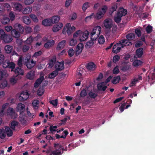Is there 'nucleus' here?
Masks as SVG:
<instances>
[{
    "instance_id": "obj_1",
    "label": "nucleus",
    "mask_w": 155,
    "mask_h": 155,
    "mask_svg": "<svg viewBox=\"0 0 155 155\" xmlns=\"http://www.w3.org/2000/svg\"><path fill=\"white\" fill-rule=\"evenodd\" d=\"M101 28L100 26H97L94 27L90 33L91 40L88 41L85 45L87 48H90L94 44V41L97 40L100 34Z\"/></svg>"
},
{
    "instance_id": "obj_2",
    "label": "nucleus",
    "mask_w": 155,
    "mask_h": 155,
    "mask_svg": "<svg viewBox=\"0 0 155 155\" xmlns=\"http://www.w3.org/2000/svg\"><path fill=\"white\" fill-rule=\"evenodd\" d=\"M132 45L131 42H129L127 39H123L120 41L119 43L114 44L112 48V52L117 54L119 52L121 48H123L125 46H129Z\"/></svg>"
},
{
    "instance_id": "obj_3",
    "label": "nucleus",
    "mask_w": 155,
    "mask_h": 155,
    "mask_svg": "<svg viewBox=\"0 0 155 155\" xmlns=\"http://www.w3.org/2000/svg\"><path fill=\"white\" fill-rule=\"evenodd\" d=\"M127 13V10L123 8H120L117 12L116 16L114 17V21L117 23L121 21V17L125 16Z\"/></svg>"
},
{
    "instance_id": "obj_4",
    "label": "nucleus",
    "mask_w": 155,
    "mask_h": 155,
    "mask_svg": "<svg viewBox=\"0 0 155 155\" xmlns=\"http://www.w3.org/2000/svg\"><path fill=\"white\" fill-rule=\"evenodd\" d=\"M0 37L5 42L7 43L11 42L12 40L10 35L6 34L2 29L0 30Z\"/></svg>"
},
{
    "instance_id": "obj_5",
    "label": "nucleus",
    "mask_w": 155,
    "mask_h": 155,
    "mask_svg": "<svg viewBox=\"0 0 155 155\" xmlns=\"http://www.w3.org/2000/svg\"><path fill=\"white\" fill-rule=\"evenodd\" d=\"M5 59H0V63L3 64V67L4 68H7L9 67L11 68V71H14V69L15 67V65L13 62L10 63L8 61L6 60L4 61Z\"/></svg>"
},
{
    "instance_id": "obj_6",
    "label": "nucleus",
    "mask_w": 155,
    "mask_h": 155,
    "mask_svg": "<svg viewBox=\"0 0 155 155\" xmlns=\"http://www.w3.org/2000/svg\"><path fill=\"white\" fill-rule=\"evenodd\" d=\"M80 32V30H78V37H79V40L80 41H85L88 37L89 34V32L86 30L79 35Z\"/></svg>"
},
{
    "instance_id": "obj_7",
    "label": "nucleus",
    "mask_w": 155,
    "mask_h": 155,
    "mask_svg": "<svg viewBox=\"0 0 155 155\" xmlns=\"http://www.w3.org/2000/svg\"><path fill=\"white\" fill-rule=\"evenodd\" d=\"M29 94L27 92H22L19 97V100L20 101H24L29 97Z\"/></svg>"
},
{
    "instance_id": "obj_8",
    "label": "nucleus",
    "mask_w": 155,
    "mask_h": 155,
    "mask_svg": "<svg viewBox=\"0 0 155 155\" xmlns=\"http://www.w3.org/2000/svg\"><path fill=\"white\" fill-rule=\"evenodd\" d=\"M106 8H103L101 11H99L97 13L95 17V18L97 19H100L106 13Z\"/></svg>"
},
{
    "instance_id": "obj_9",
    "label": "nucleus",
    "mask_w": 155,
    "mask_h": 155,
    "mask_svg": "<svg viewBox=\"0 0 155 155\" xmlns=\"http://www.w3.org/2000/svg\"><path fill=\"white\" fill-rule=\"evenodd\" d=\"M64 62L63 61L60 62L58 61L56 62L55 65V70H57L58 71L64 69Z\"/></svg>"
},
{
    "instance_id": "obj_10",
    "label": "nucleus",
    "mask_w": 155,
    "mask_h": 155,
    "mask_svg": "<svg viewBox=\"0 0 155 155\" xmlns=\"http://www.w3.org/2000/svg\"><path fill=\"white\" fill-rule=\"evenodd\" d=\"M104 25L105 28L110 29L112 27L113 24L112 22L109 19H107L104 21Z\"/></svg>"
},
{
    "instance_id": "obj_11",
    "label": "nucleus",
    "mask_w": 155,
    "mask_h": 155,
    "mask_svg": "<svg viewBox=\"0 0 155 155\" xmlns=\"http://www.w3.org/2000/svg\"><path fill=\"white\" fill-rule=\"evenodd\" d=\"M86 67L87 70L90 71L94 70L97 67L95 64L92 62L87 63Z\"/></svg>"
},
{
    "instance_id": "obj_12",
    "label": "nucleus",
    "mask_w": 155,
    "mask_h": 155,
    "mask_svg": "<svg viewBox=\"0 0 155 155\" xmlns=\"http://www.w3.org/2000/svg\"><path fill=\"white\" fill-rule=\"evenodd\" d=\"M13 8L15 11L20 12L22 9L23 6L19 3L14 2L13 3Z\"/></svg>"
},
{
    "instance_id": "obj_13",
    "label": "nucleus",
    "mask_w": 155,
    "mask_h": 155,
    "mask_svg": "<svg viewBox=\"0 0 155 155\" xmlns=\"http://www.w3.org/2000/svg\"><path fill=\"white\" fill-rule=\"evenodd\" d=\"M32 59V60L30 61V59H27V62L25 64L28 69H31L35 64L36 62L34 61L33 59Z\"/></svg>"
},
{
    "instance_id": "obj_14",
    "label": "nucleus",
    "mask_w": 155,
    "mask_h": 155,
    "mask_svg": "<svg viewBox=\"0 0 155 155\" xmlns=\"http://www.w3.org/2000/svg\"><path fill=\"white\" fill-rule=\"evenodd\" d=\"M66 44V40H63L59 42L57 46L56 49L58 51H60L63 49Z\"/></svg>"
},
{
    "instance_id": "obj_15",
    "label": "nucleus",
    "mask_w": 155,
    "mask_h": 155,
    "mask_svg": "<svg viewBox=\"0 0 155 155\" xmlns=\"http://www.w3.org/2000/svg\"><path fill=\"white\" fill-rule=\"evenodd\" d=\"M7 114L10 116L12 118H14L15 117V113L14 109L12 107H9L7 109Z\"/></svg>"
},
{
    "instance_id": "obj_16",
    "label": "nucleus",
    "mask_w": 155,
    "mask_h": 155,
    "mask_svg": "<svg viewBox=\"0 0 155 155\" xmlns=\"http://www.w3.org/2000/svg\"><path fill=\"white\" fill-rule=\"evenodd\" d=\"M63 26V24L61 23H59L58 24L55 25H54L52 31L54 32H56L59 31Z\"/></svg>"
},
{
    "instance_id": "obj_17",
    "label": "nucleus",
    "mask_w": 155,
    "mask_h": 155,
    "mask_svg": "<svg viewBox=\"0 0 155 155\" xmlns=\"http://www.w3.org/2000/svg\"><path fill=\"white\" fill-rule=\"evenodd\" d=\"M22 19L23 22L26 25H28L31 24V20L28 16H23L22 17Z\"/></svg>"
},
{
    "instance_id": "obj_18",
    "label": "nucleus",
    "mask_w": 155,
    "mask_h": 155,
    "mask_svg": "<svg viewBox=\"0 0 155 155\" xmlns=\"http://www.w3.org/2000/svg\"><path fill=\"white\" fill-rule=\"evenodd\" d=\"M12 35L16 38H18L20 36V34L17 29H13L11 31Z\"/></svg>"
},
{
    "instance_id": "obj_19",
    "label": "nucleus",
    "mask_w": 155,
    "mask_h": 155,
    "mask_svg": "<svg viewBox=\"0 0 155 155\" xmlns=\"http://www.w3.org/2000/svg\"><path fill=\"white\" fill-rule=\"evenodd\" d=\"M14 71L17 75H23L24 74L23 70L18 67H16Z\"/></svg>"
},
{
    "instance_id": "obj_20",
    "label": "nucleus",
    "mask_w": 155,
    "mask_h": 155,
    "mask_svg": "<svg viewBox=\"0 0 155 155\" xmlns=\"http://www.w3.org/2000/svg\"><path fill=\"white\" fill-rule=\"evenodd\" d=\"M18 122L15 120H13L11 122L10 124V127L13 130H15V127H17L18 126Z\"/></svg>"
},
{
    "instance_id": "obj_21",
    "label": "nucleus",
    "mask_w": 155,
    "mask_h": 155,
    "mask_svg": "<svg viewBox=\"0 0 155 155\" xmlns=\"http://www.w3.org/2000/svg\"><path fill=\"white\" fill-rule=\"evenodd\" d=\"M32 10V8L29 7L24 8L23 10H21L22 13L24 15H27L31 12Z\"/></svg>"
},
{
    "instance_id": "obj_22",
    "label": "nucleus",
    "mask_w": 155,
    "mask_h": 155,
    "mask_svg": "<svg viewBox=\"0 0 155 155\" xmlns=\"http://www.w3.org/2000/svg\"><path fill=\"white\" fill-rule=\"evenodd\" d=\"M143 48H139L136 51V56L139 58L141 57L143 54Z\"/></svg>"
},
{
    "instance_id": "obj_23",
    "label": "nucleus",
    "mask_w": 155,
    "mask_h": 155,
    "mask_svg": "<svg viewBox=\"0 0 155 155\" xmlns=\"http://www.w3.org/2000/svg\"><path fill=\"white\" fill-rule=\"evenodd\" d=\"M1 21L3 24L6 25L9 23L10 19L8 17L4 15L2 18L1 20Z\"/></svg>"
},
{
    "instance_id": "obj_24",
    "label": "nucleus",
    "mask_w": 155,
    "mask_h": 155,
    "mask_svg": "<svg viewBox=\"0 0 155 155\" xmlns=\"http://www.w3.org/2000/svg\"><path fill=\"white\" fill-rule=\"evenodd\" d=\"M43 77L37 79L34 84V87L35 88L38 87L43 80Z\"/></svg>"
},
{
    "instance_id": "obj_25",
    "label": "nucleus",
    "mask_w": 155,
    "mask_h": 155,
    "mask_svg": "<svg viewBox=\"0 0 155 155\" xmlns=\"http://www.w3.org/2000/svg\"><path fill=\"white\" fill-rule=\"evenodd\" d=\"M142 63L143 62L142 61L136 59L134 61L132 64L134 67H137L141 66Z\"/></svg>"
},
{
    "instance_id": "obj_26",
    "label": "nucleus",
    "mask_w": 155,
    "mask_h": 155,
    "mask_svg": "<svg viewBox=\"0 0 155 155\" xmlns=\"http://www.w3.org/2000/svg\"><path fill=\"white\" fill-rule=\"evenodd\" d=\"M5 130L8 137H11L12 135L13 134L12 131L11 130L9 127L6 126L5 127Z\"/></svg>"
},
{
    "instance_id": "obj_27",
    "label": "nucleus",
    "mask_w": 155,
    "mask_h": 155,
    "mask_svg": "<svg viewBox=\"0 0 155 155\" xmlns=\"http://www.w3.org/2000/svg\"><path fill=\"white\" fill-rule=\"evenodd\" d=\"M60 19V17L59 16H54L51 18V21L52 23H56L59 21Z\"/></svg>"
},
{
    "instance_id": "obj_28",
    "label": "nucleus",
    "mask_w": 155,
    "mask_h": 155,
    "mask_svg": "<svg viewBox=\"0 0 155 155\" xmlns=\"http://www.w3.org/2000/svg\"><path fill=\"white\" fill-rule=\"evenodd\" d=\"M15 26L16 27H18L17 30L18 31L20 34L23 33L24 31L23 27L20 24H16Z\"/></svg>"
},
{
    "instance_id": "obj_29",
    "label": "nucleus",
    "mask_w": 155,
    "mask_h": 155,
    "mask_svg": "<svg viewBox=\"0 0 155 155\" xmlns=\"http://www.w3.org/2000/svg\"><path fill=\"white\" fill-rule=\"evenodd\" d=\"M54 44V41L52 40H50L45 44L44 46L45 48H48L52 46Z\"/></svg>"
},
{
    "instance_id": "obj_30",
    "label": "nucleus",
    "mask_w": 155,
    "mask_h": 155,
    "mask_svg": "<svg viewBox=\"0 0 155 155\" xmlns=\"http://www.w3.org/2000/svg\"><path fill=\"white\" fill-rule=\"evenodd\" d=\"M25 106L21 103H19L17 106V108L18 111H23L25 109Z\"/></svg>"
},
{
    "instance_id": "obj_31",
    "label": "nucleus",
    "mask_w": 155,
    "mask_h": 155,
    "mask_svg": "<svg viewBox=\"0 0 155 155\" xmlns=\"http://www.w3.org/2000/svg\"><path fill=\"white\" fill-rule=\"evenodd\" d=\"M58 74V71L55 70L49 74L48 78L51 79L54 78L56 77Z\"/></svg>"
},
{
    "instance_id": "obj_32",
    "label": "nucleus",
    "mask_w": 155,
    "mask_h": 155,
    "mask_svg": "<svg viewBox=\"0 0 155 155\" xmlns=\"http://www.w3.org/2000/svg\"><path fill=\"white\" fill-rule=\"evenodd\" d=\"M126 37L127 39V40L130 42L129 41L133 40L135 38V35L133 33H130L127 35Z\"/></svg>"
},
{
    "instance_id": "obj_33",
    "label": "nucleus",
    "mask_w": 155,
    "mask_h": 155,
    "mask_svg": "<svg viewBox=\"0 0 155 155\" xmlns=\"http://www.w3.org/2000/svg\"><path fill=\"white\" fill-rule=\"evenodd\" d=\"M35 72L34 71H31L28 72L26 75L27 78L30 80H32L34 78Z\"/></svg>"
},
{
    "instance_id": "obj_34",
    "label": "nucleus",
    "mask_w": 155,
    "mask_h": 155,
    "mask_svg": "<svg viewBox=\"0 0 155 155\" xmlns=\"http://www.w3.org/2000/svg\"><path fill=\"white\" fill-rule=\"evenodd\" d=\"M29 17L34 22L37 23L38 22V20L35 14H30L29 15Z\"/></svg>"
},
{
    "instance_id": "obj_35",
    "label": "nucleus",
    "mask_w": 155,
    "mask_h": 155,
    "mask_svg": "<svg viewBox=\"0 0 155 155\" xmlns=\"http://www.w3.org/2000/svg\"><path fill=\"white\" fill-rule=\"evenodd\" d=\"M52 151L53 155H61L63 153V151H61V150L57 149H55V150Z\"/></svg>"
},
{
    "instance_id": "obj_36",
    "label": "nucleus",
    "mask_w": 155,
    "mask_h": 155,
    "mask_svg": "<svg viewBox=\"0 0 155 155\" xmlns=\"http://www.w3.org/2000/svg\"><path fill=\"white\" fill-rule=\"evenodd\" d=\"M5 49L6 53H10L12 51L13 47L12 46L10 45H7L5 46Z\"/></svg>"
},
{
    "instance_id": "obj_37",
    "label": "nucleus",
    "mask_w": 155,
    "mask_h": 155,
    "mask_svg": "<svg viewBox=\"0 0 155 155\" xmlns=\"http://www.w3.org/2000/svg\"><path fill=\"white\" fill-rule=\"evenodd\" d=\"M56 59H51L49 61V62L48 63L49 67L51 68L53 67L55 63H56Z\"/></svg>"
},
{
    "instance_id": "obj_38",
    "label": "nucleus",
    "mask_w": 155,
    "mask_h": 155,
    "mask_svg": "<svg viewBox=\"0 0 155 155\" xmlns=\"http://www.w3.org/2000/svg\"><path fill=\"white\" fill-rule=\"evenodd\" d=\"M51 22L50 20L45 19L42 21V24L45 26H50L51 25Z\"/></svg>"
},
{
    "instance_id": "obj_39",
    "label": "nucleus",
    "mask_w": 155,
    "mask_h": 155,
    "mask_svg": "<svg viewBox=\"0 0 155 155\" xmlns=\"http://www.w3.org/2000/svg\"><path fill=\"white\" fill-rule=\"evenodd\" d=\"M44 89L42 87H40L37 91V94L39 96H41L44 94Z\"/></svg>"
},
{
    "instance_id": "obj_40",
    "label": "nucleus",
    "mask_w": 155,
    "mask_h": 155,
    "mask_svg": "<svg viewBox=\"0 0 155 155\" xmlns=\"http://www.w3.org/2000/svg\"><path fill=\"white\" fill-rule=\"evenodd\" d=\"M75 28L74 26H72L71 28H70L67 29L66 31L68 35H71V33L75 31Z\"/></svg>"
},
{
    "instance_id": "obj_41",
    "label": "nucleus",
    "mask_w": 155,
    "mask_h": 155,
    "mask_svg": "<svg viewBox=\"0 0 155 155\" xmlns=\"http://www.w3.org/2000/svg\"><path fill=\"white\" fill-rule=\"evenodd\" d=\"M6 136V133L4 129H0V138L4 139Z\"/></svg>"
},
{
    "instance_id": "obj_42",
    "label": "nucleus",
    "mask_w": 155,
    "mask_h": 155,
    "mask_svg": "<svg viewBox=\"0 0 155 155\" xmlns=\"http://www.w3.org/2000/svg\"><path fill=\"white\" fill-rule=\"evenodd\" d=\"M120 80V77L119 76H118L117 77H115L113 79L112 81V82L113 84H116L118 83Z\"/></svg>"
},
{
    "instance_id": "obj_43",
    "label": "nucleus",
    "mask_w": 155,
    "mask_h": 155,
    "mask_svg": "<svg viewBox=\"0 0 155 155\" xmlns=\"http://www.w3.org/2000/svg\"><path fill=\"white\" fill-rule=\"evenodd\" d=\"M84 46V45L83 43H80L78 44V55L81 52Z\"/></svg>"
},
{
    "instance_id": "obj_44",
    "label": "nucleus",
    "mask_w": 155,
    "mask_h": 155,
    "mask_svg": "<svg viewBox=\"0 0 155 155\" xmlns=\"http://www.w3.org/2000/svg\"><path fill=\"white\" fill-rule=\"evenodd\" d=\"M117 8V4L113 5L110 9V13L111 14H112L114 11L116 10Z\"/></svg>"
},
{
    "instance_id": "obj_45",
    "label": "nucleus",
    "mask_w": 155,
    "mask_h": 155,
    "mask_svg": "<svg viewBox=\"0 0 155 155\" xmlns=\"http://www.w3.org/2000/svg\"><path fill=\"white\" fill-rule=\"evenodd\" d=\"M9 19L11 21H13L15 18V15L14 13L12 12H11L9 14Z\"/></svg>"
},
{
    "instance_id": "obj_46",
    "label": "nucleus",
    "mask_w": 155,
    "mask_h": 155,
    "mask_svg": "<svg viewBox=\"0 0 155 155\" xmlns=\"http://www.w3.org/2000/svg\"><path fill=\"white\" fill-rule=\"evenodd\" d=\"M77 43V39L72 38L69 42V45L73 46L76 45Z\"/></svg>"
},
{
    "instance_id": "obj_47",
    "label": "nucleus",
    "mask_w": 155,
    "mask_h": 155,
    "mask_svg": "<svg viewBox=\"0 0 155 155\" xmlns=\"http://www.w3.org/2000/svg\"><path fill=\"white\" fill-rule=\"evenodd\" d=\"M105 42L104 38L102 35H101L98 38V43L100 44H102Z\"/></svg>"
},
{
    "instance_id": "obj_48",
    "label": "nucleus",
    "mask_w": 155,
    "mask_h": 155,
    "mask_svg": "<svg viewBox=\"0 0 155 155\" xmlns=\"http://www.w3.org/2000/svg\"><path fill=\"white\" fill-rule=\"evenodd\" d=\"M153 27L151 25H148L146 28V31L147 34H150L152 31Z\"/></svg>"
},
{
    "instance_id": "obj_49",
    "label": "nucleus",
    "mask_w": 155,
    "mask_h": 155,
    "mask_svg": "<svg viewBox=\"0 0 155 155\" xmlns=\"http://www.w3.org/2000/svg\"><path fill=\"white\" fill-rule=\"evenodd\" d=\"M58 101L57 99L54 100H50L49 101V103L52 104L54 107L57 106L58 104Z\"/></svg>"
},
{
    "instance_id": "obj_50",
    "label": "nucleus",
    "mask_w": 155,
    "mask_h": 155,
    "mask_svg": "<svg viewBox=\"0 0 155 155\" xmlns=\"http://www.w3.org/2000/svg\"><path fill=\"white\" fill-rule=\"evenodd\" d=\"M39 101L38 100H34L32 103V104L34 108L38 107V106L37 105L39 104Z\"/></svg>"
},
{
    "instance_id": "obj_51",
    "label": "nucleus",
    "mask_w": 155,
    "mask_h": 155,
    "mask_svg": "<svg viewBox=\"0 0 155 155\" xmlns=\"http://www.w3.org/2000/svg\"><path fill=\"white\" fill-rule=\"evenodd\" d=\"M54 147L55 149H59L60 150H61L62 146L59 143H55L54 144Z\"/></svg>"
},
{
    "instance_id": "obj_52",
    "label": "nucleus",
    "mask_w": 155,
    "mask_h": 155,
    "mask_svg": "<svg viewBox=\"0 0 155 155\" xmlns=\"http://www.w3.org/2000/svg\"><path fill=\"white\" fill-rule=\"evenodd\" d=\"M30 48V46L27 45H25L23 46L22 51L23 52H26L28 51Z\"/></svg>"
},
{
    "instance_id": "obj_53",
    "label": "nucleus",
    "mask_w": 155,
    "mask_h": 155,
    "mask_svg": "<svg viewBox=\"0 0 155 155\" xmlns=\"http://www.w3.org/2000/svg\"><path fill=\"white\" fill-rule=\"evenodd\" d=\"M8 83L7 81H2L0 84V87L2 88H4L7 87Z\"/></svg>"
},
{
    "instance_id": "obj_54",
    "label": "nucleus",
    "mask_w": 155,
    "mask_h": 155,
    "mask_svg": "<svg viewBox=\"0 0 155 155\" xmlns=\"http://www.w3.org/2000/svg\"><path fill=\"white\" fill-rule=\"evenodd\" d=\"M88 2H87L85 3L83 5L82 9L84 12L85 11L86 9L89 7Z\"/></svg>"
},
{
    "instance_id": "obj_55",
    "label": "nucleus",
    "mask_w": 155,
    "mask_h": 155,
    "mask_svg": "<svg viewBox=\"0 0 155 155\" xmlns=\"http://www.w3.org/2000/svg\"><path fill=\"white\" fill-rule=\"evenodd\" d=\"M89 95L91 98H95L97 96V94L91 91L89 93Z\"/></svg>"
},
{
    "instance_id": "obj_56",
    "label": "nucleus",
    "mask_w": 155,
    "mask_h": 155,
    "mask_svg": "<svg viewBox=\"0 0 155 155\" xmlns=\"http://www.w3.org/2000/svg\"><path fill=\"white\" fill-rule=\"evenodd\" d=\"M33 41V39L32 37L31 36H30L27 38V40L25 41L27 44L30 45L32 42Z\"/></svg>"
},
{
    "instance_id": "obj_57",
    "label": "nucleus",
    "mask_w": 155,
    "mask_h": 155,
    "mask_svg": "<svg viewBox=\"0 0 155 155\" xmlns=\"http://www.w3.org/2000/svg\"><path fill=\"white\" fill-rule=\"evenodd\" d=\"M105 82H102L99 83L97 85V88L99 91L101 90V88L103 87V85H104Z\"/></svg>"
},
{
    "instance_id": "obj_58",
    "label": "nucleus",
    "mask_w": 155,
    "mask_h": 155,
    "mask_svg": "<svg viewBox=\"0 0 155 155\" xmlns=\"http://www.w3.org/2000/svg\"><path fill=\"white\" fill-rule=\"evenodd\" d=\"M11 55L13 56V57L17 58L18 57L19 58H21V55H19L15 51H14L11 54Z\"/></svg>"
},
{
    "instance_id": "obj_59",
    "label": "nucleus",
    "mask_w": 155,
    "mask_h": 155,
    "mask_svg": "<svg viewBox=\"0 0 155 155\" xmlns=\"http://www.w3.org/2000/svg\"><path fill=\"white\" fill-rule=\"evenodd\" d=\"M19 120L22 125H25L26 123V121L25 119L22 117H19Z\"/></svg>"
},
{
    "instance_id": "obj_60",
    "label": "nucleus",
    "mask_w": 155,
    "mask_h": 155,
    "mask_svg": "<svg viewBox=\"0 0 155 155\" xmlns=\"http://www.w3.org/2000/svg\"><path fill=\"white\" fill-rule=\"evenodd\" d=\"M143 45V42L142 41H137L135 45V47L136 48H138Z\"/></svg>"
},
{
    "instance_id": "obj_61",
    "label": "nucleus",
    "mask_w": 155,
    "mask_h": 155,
    "mask_svg": "<svg viewBox=\"0 0 155 155\" xmlns=\"http://www.w3.org/2000/svg\"><path fill=\"white\" fill-rule=\"evenodd\" d=\"M94 16V13H93L90 15L86 17L84 19V21H85L87 22L88 20L91 19L92 18V17Z\"/></svg>"
},
{
    "instance_id": "obj_62",
    "label": "nucleus",
    "mask_w": 155,
    "mask_h": 155,
    "mask_svg": "<svg viewBox=\"0 0 155 155\" xmlns=\"http://www.w3.org/2000/svg\"><path fill=\"white\" fill-rule=\"evenodd\" d=\"M35 0H25L24 2L26 5H28L32 3Z\"/></svg>"
},
{
    "instance_id": "obj_63",
    "label": "nucleus",
    "mask_w": 155,
    "mask_h": 155,
    "mask_svg": "<svg viewBox=\"0 0 155 155\" xmlns=\"http://www.w3.org/2000/svg\"><path fill=\"white\" fill-rule=\"evenodd\" d=\"M135 33L138 37L140 36L141 35V31L138 28H137L135 30Z\"/></svg>"
},
{
    "instance_id": "obj_64",
    "label": "nucleus",
    "mask_w": 155,
    "mask_h": 155,
    "mask_svg": "<svg viewBox=\"0 0 155 155\" xmlns=\"http://www.w3.org/2000/svg\"><path fill=\"white\" fill-rule=\"evenodd\" d=\"M119 71L118 67L117 66L114 68L113 73L114 74H117L119 72Z\"/></svg>"
}]
</instances>
